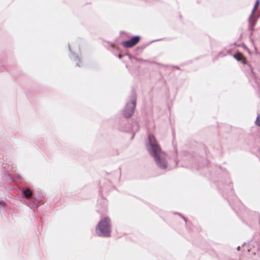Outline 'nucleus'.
Masks as SVG:
<instances>
[{"label":"nucleus","instance_id":"3","mask_svg":"<svg viewBox=\"0 0 260 260\" xmlns=\"http://www.w3.org/2000/svg\"><path fill=\"white\" fill-rule=\"evenodd\" d=\"M140 37L139 36H134L130 40L122 42V45L125 48H132L136 45L140 41Z\"/></svg>","mask_w":260,"mask_h":260},{"label":"nucleus","instance_id":"4","mask_svg":"<svg viewBox=\"0 0 260 260\" xmlns=\"http://www.w3.org/2000/svg\"><path fill=\"white\" fill-rule=\"evenodd\" d=\"M136 101L133 100L127 105L123 111V115L125 117L129 118L132 116L136 106Z\"/></svg>","mask_w":260,"mask_h":260},{"label":"nucleus","instance_id":"9","mask_svg":"<svg viewBox=\"0 0 260 260\" xmlns=\"http://www.w3.org/2000/svg\"><path fill=\"white\" fill-rule=\"evenodd\" d=\"M4 202L0 201V205L4 206Z\"/></svg>","mask_w":260,"mask_h":260},{"label":"nucleus","instance_id":"10","mask_svg":"<svg viewBox=\"0 0 260 260\" xmlns=\"http://www.w3.org/2000/svg\"><path fill=\"white\" fill-rule=\"evenodd\" d=\"M119 58H121V54H119Z\"/></svg>","mask_w":260,"mask_h":260},{"label":"nucleus","instance_id":"2","mask_svg":"<svg viewBox=\"0 0 260 260\" xmlns=\"http://www.w3.org/2000/svg\"><path fill=\"white\" fill-rule=\"evenodd\" d=\"M96 231L99 236L109 237L111 232L110 219L105 217L101 220L96 227Z\"/></svg>","mask_w":260,"mask_h":260},{"label":"nucleus","instance_id":"6","mask_svg":"<svg viewBox=\"0 0 260 260\" xmlns=\"http://www.w3.org/2000/svg\"><path fill=\"white\" fill-rule=\"evenodd\" d=\"M234 57L238 61H241L244 63L246 62V58L241 53H238L234 55Z\"/></svg>","mask_w":260,"mask_h":260},{"label":"nucleus","instance_id":"5","mask_svg":"<svg viewBox=\"0 0 260 260\" xmlns=\"http://www.w3.org/2000/svg\"><path fill=\"white\" fill-rule=\"evenodd\" d=\"M22 193L23 196L26 198H29L32 197V192L27 188H23L22 189Z\"/></svg>","mask_w":260,"mask_h":260},{"label":"nucleus","instance_id":"1","mask_svg":"<svg viewBox=\"0 0 260 260\" xmlns=\"http://www.w3.org/2000/svg\"><path fill=\"white\" fill-rule=\"evenodd\" d=\"M150 145L152 149L151 155L154 158L158 166L163 169L167 167L166 154L162 151L159 145L158 144L155 137L152 135L148 136Z\"/></svg>","mask_w":260,"mask_h":260},{"label":"nucleus","instance_id":"8","mask_svg":"<svg viewBox=\"0 0 260 260\" xmlns=\"http://www.w3.org/2000/svg\"><path fill=\"white\" fill-rule=\"evenodd\" d=\"M255 124L258 126H260V119H259V116H258L256 118V120L255 121Z\"/></svg>","mask_w":260,"mask_h":260},{"label":"nucleus","instance_id":"7","mask_svg":"<svg viewBox=\"0 0 260 260\" xmlns=\"http://www.w3.org/2000/svg\"><path fill=\"white\" fill-rule=\"evenodd\" d=\"M259 5V0H257L255 5H254V8L252 10V13H251V15H254L255 12L256 11V10H257V7H258Z\"/></svg>","mask_w":260,"mask_h":260}]
</instances>
